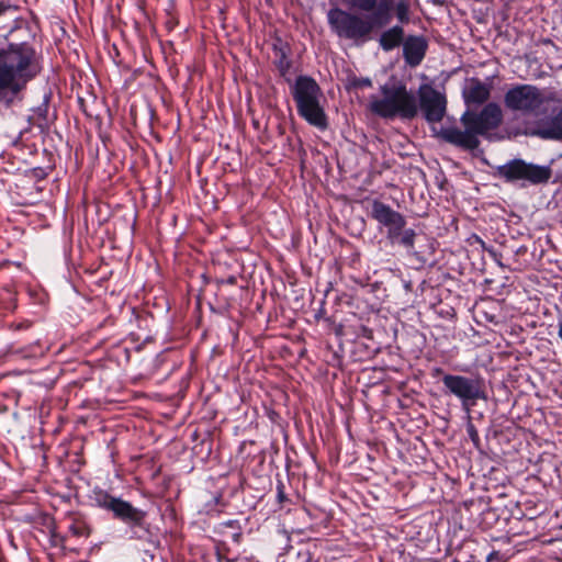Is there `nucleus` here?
<instances>
[{
	"mask_svg": "<svg viewBox=\"0 0 562 562\" xmlns=\"http://www.w3.org/2000/svg\"><path fill=\"white\" fill-rule=\"evenodd\" d=\"M443 374H446V373H445V371H443V369H441V368H434V369H432V372H431V376H432V378L441 376V379H442V378H443Z\"/></svg>",
	"mask_w": 562,
	"mask_h": 562,
	"instance_id": "26",
	"label": "nucleus"
},
{
	"mask_svg": "<svg viewBox=\"0 0 562 562\" xmlns=\"http://www.w3.org/2000/svg\"><path fill=\"white\" fill-rule=\"evenodd\" d=\"M428 50V41L423 35H408L403 43L405 64L415 68L422 64Z\"/></svg>",
	"mask_w": 562,
	"mask_h": 562,
	"instance_id": "12",
	"label": "nucleus"
},
{
	"mask_svg": "<svg viewBox=\"0 0 562 562\" xmlns=\"http://www.w3.org/2000/svg\"><path fill=\"white\" fill-rule=\"evenodd\" d=\"M558 328H559L558 336L562 340V315L559 317Z\"/></svg>",
	"mask_w": 562,
	"mask_h": 562,
	"instance_id": "27",
	"label": "nucleus"
},
{
	"mask_svg": "<svg viewBox=\"0 0 562 562\" xmlns=\"http://www.w3.org/2000/svg\"><path fill=\"white\" fill-rule=\"evenodd\" d=\"M226 562H232V560L228 559V560H226Z\"/></svg>",
	"mask_w": 562,
	"mask_h": 562,
	"instance_id": "31",
	"label": "nucleus"
},
{
	"mask_svg": "<svg viewBox=\"0 0 562 562\" xmlns=\"http://www.w3.org/2000/svg\"><path fill=\"white\" fill-rule=\"evenodd\" d=\"M543 92L533 85H516L504 95L505 106L526 115H537L546 103Z\"/></svg>",
	"mask_w": 562,
	"mask_h": 562,
	"instance_id": "10",
	"label": "nucleus"
},
{
	"mask_svg": "<svg viewBox=\"0 0 562 562\" xmlns=\"http://www.w3.org/2000/svg\"><path fill=\"white\" fill-rule=\"evenodd\" d=\"M240 539H241V532L238 530L237 532H235L233 535V540H234V542L238 543L240 541Z\"/></svg>",
	"mask_w": 562,
	"mask_h": 562,
	"instance_id": "28",
	"label": "nucleus"
},
{
	"mask_svg": "<svg viewBox=\"0 0 562 562\" xmlns=\"http://www.w3.org/2000/svg\"><path fill=\"white\" fill-rule=\"evenodd\" d=\"M91 499L97 507L112 513L113 519L126 525L130 539L139 540L153 547L157 546V537L146 519L147 512L102 488H94Z\"/></svg>",
	"mask_w": 562,
	"mask_h": 562,
	"instance_id": "4",
	"label": "nucleus"
},
{
	"mask_svg": "<svg viewBox=\"0 0 562 562\" xmlns=\"http://www.w3.org/2000/svg\"><path fill=\"white\" fill-rule=\"evenodd\" d=\"M237 283V278L235 276H229L226 279H217L216 285L218 289H221L222 285L228 284V285H235Z\"/></svg>",
	"mask_w": 562,
	"mask_h": 562,
	"instance_id": "24",
	"label": "nucleus"
},
{
	"mask_svg": "<svg viewBox=\"0 0 562 562\" xmlns=\"http://www.w3.org/2000/svg\"><path fill=\"white\" fill-rule=\"evenodd\" d=\"M395 15L401 24L409 23V4L404 0L398 1L395 5Z\"/></svg>",
	"mask_w": 562,
	"mask_h": 562,
	"instance_id": "18",
	"label": "nucleus"
},
{
	"mask_svg": "<svg viewBox=\"0 0 562 562\" xmlns=\"http://www.w3.org/2000/svg\"><path fill=\"white\" fill-rule=\"evenodd\" d=\"M441 382L445 393L456 396L467 412H470L480 400H487L485 383L481 376L443 374Z\"/></svg>",
	"mask_w": 562,
	"mask_h": 562,
	"instance_id": "9",
	"label": "nucleus"
},
{
	"mask_svg": "<svg viewBox=\"0 0 562 562\" xmlns=\"http://www.w3.org/2000/svg\"><path fill=\"white\" fill-rule=\"evenodd\" d=\"M418 110L423 111L424 117L428 123H439L447 112V98L443 93L428 85H424L418 90Z\"/></svg>",
	"mask_w": 562,
	"mask_h": 562,
	"instance_id": "11",
	"label": "nucleus"
},
{
	"mask_svg": "<svg viewBox=\"0 0 562 562\" xmlns=\"http://www.w3.org/2000/svg\"><path fill=\"white\" fill-rule=\"evenodd\" d=\"M382 98H374L369 103V110L384 120L401 119L412 121L418 115V101L413 91L402 82L382 85Z\"/></svg>",
	"mask_w": 562,
	"mask_h": 562,
	"instance_id": "6",
	"label": "nucleus"
},
{
	"mask_svg": "<svg viewBox=\"0 0 562 562\" xmlns=\"http://www.w3.org/2000/svg\"><path fill=\"white\" fill-rule=\"evenodd\" d=\"M370 216L378 222L380 232L385 233V237L392 246L402 247L408 256L416 257L422 263L426 262L415 250L417 233L415 229L406 227L407 221L402 213L380 200H373Z\"/></svg>",
	"mask_w": 562,
	"mask_h": 562,
	"instance_id": "5",
	"label": "nucleus"
},
{
	"mask_svg": "<svg viewBox=\"0 0 562 562\" xmlns=\"http://www.w3.org/2000/svg\"><path fill=\"white\" fill-rule=\"evenodd\" d=\"M216 558H217V562H223V560H224V557L220 551L216 552Z\"/></svg>",
	"mask_w": 562,
	"mask_h": 562,
	"instance_id": "30",
	"label": "nucleus"
},
{
	"mask_svg": "<svg viewBox=\"0 0 562 562\" xmlns=\"http://www.w3.org/2000/svg\"><path fill=\"white\" fill-rule=\"evenodd\" d=\"M50 99H52V92H46L43 97L42 103L40 105H37L36 108H34L33 112L37 119L47 121Z\"/></svg>",
	"mask_w": 562,
	"mask_h": 562,
	"instance_id": "19",
	"label": "nucleus"
},
{
	"mask_svg": "<svg viewBox=\"0 0 562 562\" xmlns=\"http://www.w3.org/2000/svg\"><path fill=\"white\" fill-rule=\"evenodd\" d=\"M405 38L403 26L396 24L381 33L379 45L382 50L391 52L401 45L403 46Z\"/></svg>",
	"mask_w": 562,
	"mask_h": 562,
	"instance_id": "16",
	"label": "nucleus"
},
{
	"mask_svg": "<svg viewBox=\"0 0 562 562\" xmlns=\"http://www.w3.org/2000/svg\"><path fill=\"white\" fill-rule=\"evenodd\" d=\"M67 537L57 531L56 525L53 524L49 528V543L53 548H65Z\"/></svg>",
	"mask_w": 562,
	"mask_h": 562,
	"instance_id": "20",
	"label": "nucleus"
},
{
	"mask_svg": "<svg viewBox=\"0 0 562 562\" xmlns=\"http://www.w3.org/2000/svg\"><path fill=\"white\" fill-rule=\"evenodd\" d=\"M20 5L0 1V111L23 100L30 82L43 71V55L35 46V30L20 16Z\"/></svg>",
	"mask_w": 562,
	"mask_h": 562,
	"instance_id": "1",
	"label": "nucleus"
},
{
	"mask_svg": "<svg viewBox=\"0 0 562 562\" xmlns=\"http://www.w3.org/2000/svg\"><path fill=\"white\" fill-rule=\"evenodd\" d=\"M223 525L228 528H233V529H237V530L240 529L238 520L231 519V520L225 521Z\"/></svg>",
	"mask_w": 562,
	"mask_h": 562,
	"instance_id": "25",
	"label": "nucleus"
},
{
	"mask_svg": "<svg viewBox=\"0 0 562 562\" xmlns=\"http://www.w3.org/2000/svg\"><path fill=\"white\" fill-rule=\"evenodd\" d=\"M496 554H497V552H496V551L491 552V553L487 555L486 561H487V562H491V561L493 560V558H494Z\"/></svg>",
	"mask_w": 562,
	"mask_h": 562,
	"instance_id": "29",
	"label": "nucleus"
},
{
	"mask_svg": "<svg viewBox=\"0 0 562 562\" xmlns=\"http://www.w3.org/2000/svg\"><path fill=\"white\" fill-rule=\"evenodd\" d=\"M291 94L295 102L297 114L303 120L321 131L328 128V117L321 105L323 92L314 78L305 75L297 76L291 85Z\"/></svg>",
	"mask_w": 562,
	"mask_h": 562,
	"instance_id": "7",
	"label": "nucleus"
},
{
	"mask_svg": "<svg viewBox=\"0 0 562 562\" xmlns=\"http://www.w3.org/2000/svg\"><path fill=\"white\" fill-rule=\"evenodd\" d=\"M493 176L503 179L507 183L524 181L531 186H538L549 182L552 169L549 166L536 165L521 158H514L504 165L496 166Z\"/></svg>",
	"mask_w": 562,
	"mask_h": 562,
	"instance_id": "8",
	"label": "nucleus"
},
{
	"mask_svg": "<svg viewBox=\"0 0 562 562\" xmlns=\"http://www.w3.org/2000/svg\"><path fill=\"white\" fill-rule=\"evenodd\" d=\"M503 117V111L496 102L486 103L479 112L467 109L460 117L464 130L441 127L438 137L463 150L474 151L481 144L479 136L490 139L491 132L501 126Z\"/></svg>",
	"mask_w": 562,
	"mask_h": 562,
	"instance_id": "3",
	"label": "nucleus"
},
{
	"mask_svg": "<svg viewBox=\"0 0 562 562\" xmlns=\"http://www.w3.org/2000/svg\"><path fill=\"white\" fill-rule=\"evenodd\" d=\"M65 517L70 520V524L68 526V532L72 537L77 538H89L92 528L90 524L87 520V517L85 514L80 512H67Z\"/></svg>",
	"mask_w": 562,
	"mask_h": 562,
	"instance_id": "17",
	"label": "nucleus"
},
{
	"mask_svg": "<svg viewBox=\"0 0 562 562\" xmlns=\"http://www.w3.org/2000/svg\"><path fill=\"white\" fill-rule=\"evenodd\" d=\"M465 429H467V434H468L470 440L472 441V443L474 445V447L476 449H480L481 448V439H480L479 431H477L476 427L474 426V424L469 422L467 424Z\"/></svg>",
	"mask_w": 562,
	"mask_h": 562,
	"instance_id": "21",
	"label": "nucleus"
},
{
	"mask_svg": "<svg viewBox=\"0 0 562 562\" xmlns=\"http://www.w3.org/2000/svg\"><path fill=\"white\" fill-rule=\"evenodd\" d=\"M350 8L371 12L361 15L336 8L328 12V23L340 38L363 44L371 38L374 29L386 26L392 20V0H345Z\"/></svg>",
	"mask_w": 562,
	"mask_h": 562,
	"instance_id": "2",
	"label": "nucleus"
},
{
	"mask_svg": "<svg viewBox=\"0 0 562 562\" xmlns=\"http://www.w3.org/2000/svg\"><path fill=\"white\" fill-rule=\"evenodd\" d=\"M276 490H277V499L280 504H283L289 501V498L285 494V485L281 480H278Z\"/></svg>",
	"mask_w": 562,
	"mask_h": 562,
	"instance_id": "22",
	"label": "nucleus"
},
{
	"mask_svg": "<svg viewBox=\"0 0 562 562\" xmlns=\"http://www.w3.org/2000/svg\"><path fill=\"white\" fill-rule=\"evenodd\" d=\"M491 97V88L477 78H472L468 89L463 90V100L468 109L482 105Z\"/></svg>",
	"mask_w": 562,
	"mask_h": 562,
	"instance_id": "14",
	"label": "nucleus"
},
{
	"mask_svg": "<svg viewBox=\"0 0 562 562\" xmlns=\"http://www.w3.org/2000/svg\"><path fill=\"white\" fill-rule=\"evenodd\" d=\"M535 135L542 139L562 140V108L540 124Z\"/></svg>",
	"mask_w": 562,
	"mask_h": 562,
	"instance_id": "15",
	"label": "nucleus"
},
{
	"mask_svg": "<svg viewBox=\"0 0 562 562\" xmlns=\"http://www.w3.org/2000/svg\"><path fill=\"white\" fill-rule=\"evenodd\" d=\"M353 86L356 88H369L372 87V81L370 78H357L353 81Z\"/></svg>",
	"mask_w": 562,
	"mask_h": 562,
	"instance_id": "23",
	"label": "nucleus"
},
{
	"mask_svg": "<svg viewBox=\"0 0 562 562\" xmlns=\"http://www.w3.org/2000/svg\"><path fill=\"white\" fill-rule=\"evenodd\" d=\"M274 54L273 65L278 69L280 76L288 82L291 83L290 70L292 68V60L290 58L291 47L288 43L281 38H277L272 45Z\"/></svg>",
	"mask_w": 562,
	"mask_h": 562,
	"instance_id": "13",
	"label": "nucleus"
}]
</instances>
